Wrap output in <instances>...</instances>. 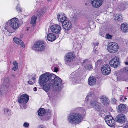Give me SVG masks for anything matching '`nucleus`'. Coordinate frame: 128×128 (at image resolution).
I'll use <instances>...</instances> for the list:
<instances>
[{
    "mask_svg": "<svg viewBox=\"0 0 128 128\" xmlns=\"http://www.w3.org/2000/svg\"><path fill=\"white\" fill-rule=\"evenodd\" d=\"M100 36H102L104 37V33L103 32H100Z\"/></svg>",
    "mask_w": 128,
    "mask_h": 128,
    "instance_id": "603ef678",
    "label": "nucleus"
},
{
    "mask_svg": "<svg viewBox=\"0 0 128 128\" xmlns=\"http://www.w3.org/2000/svg\"><path fill=\"white\" fill-rule=\"evenodd\" d=\"M127 89H128V87H127Z\"/></svg>",
    "mask_w": 128,
    "mask_h": 128,
    "instance_id": "338daca9",
    "label": "nucleus"
},
{
    "mask_svg": "<svg viewBox=\"0 0 128 128\" xmlns=\"http://www.w3.org/2000/svg\"><path fill=\"white\" fill-rule=\"evenodd\" d=\"M55 72H57L59 70V69L56 67H55L54 68L53 70Z\"/></svg>",
    "mask_w": 128,
    "mask_h": 128,
    "instance_id": "a18cd8bd",
    "label": "nucleus"
},
{
    "mask_svg": "<svg viewBox=\"0 0 128 128\" xmlns=\"http://www.w3.org/2000/svg\"><path fill=\"white\" fill-rule=\"evenodd\" d=\"M101 70L102 74L105 75L109 74L111 72L110 67L107 64H104L102 67Z\"/></svg>",
    "mask_w": 128,
    "mask_h": 128,
    "instance_id": "9b49d317",
    "label": "nucleus"
},
{
    "mask_svg": "<svg viewBox=\"0 0 128 128\" xmlns=\"http://www.w3.org/2000/svg\"><path fill=\"white\" fill-rule=\"evenodd\" d=\"M47 38L48 41L53 42L56 39V37L55 35L52 33H50L48 35Z\"/></svg>",
    "mask_w": 128,
    "mask_h": 128,
    "instance_id": "412c9836",
    "label": "nucleus"
},
{
    "mask_svg": "<svg viewBox=\"0 0 128 128\" xmlns=\"http://www.w3.org/2000/svg\"><path fill=\"white\" fill-rule=\"evenodd\" d=\"M38 128H46L45 126L42 125H40L39 126Z\"/></svg>",
    "mask_w": 128,
    "mask_h": 128,
    "instance_id": "5fc2aeb1",
    "label": "nucleus"
},
{
    "mask_svg": "<svg viewBox=\"0 0 128 128\" xmlns=\"http://www.w3.org/2000/svg\"><path fill=\"white\" fill-rule=\"evenodd\" d=\"M121 28L122 30L124 32H126L128 31V26L126 24L123 23L122 24Z\"/></svg>",
    "mask_w": 128,
    "mask_h": 128,
    "instance_id": "b1692460",
    "label": "nucleus"
},
{
    "mask_svg": "<svg viewBox=\"0 0 128 128\" xmlns=\"http://www.w3.org/2000/svg\"><path fill=\"white\" fill-rule=\"evenodd\" d=\"M100 101L104 106H107L109 104L110 100L105 96H101L100 98Z\"/></svg>",
    "mask_w": 128,
    "mask_h": 128,
    "instance_id": "a211bd4d",
    "label": "nucleus"
},
{
    "mask_svg": "<svg viewBox=\"0 0 128 128\" xmlns=\"http://www.w3.org/2000/svg\"><path fill=\"white\" fill-rule=\"evenodd\" d=\"M126 4L123 2L120 3L118 5L119 8L121 10H124L125 8Z\"/></svg>",
    "mask_w": 128,
    "mask_h": 128,
    "instance_id": "c85d7f7f",
    "label": "nucleus"
},
{
    "mask_svg": "<svg viewBox=\"0 0 128 128\" xmlns=\"http://www.w3.org/2000/svg\"><path fill=\"white\" fill-rule=\"evenodd\" d=\"M100 62V61L99 60H98V62H97V63H98V64H99V63Z\"/></svg>",
    "mask_w": 128,
    "mask_h": 128,
    "instance_id": "680f3d73",
    "label": "nucleus"
},
{
    "mask_svg": "<svg viewBox=\"0 0 128 128\" xmlns=\"http://www.w3.org/2000/svg\"><path fill=\"white\" fill-rule=\"evenodd\" d=\"M85 68L87 69L88 70H91L92 69V66L91 63H90V64L88 65V66L86 67Z\"/></svg>",
    "mask_w": 128,
    "mask_h": 128,
    "instance_id": "4c0bfd02",
    "label": "nucleus"
},
{
    "mask_svg": "<svg viewBox=\"0 0 128 128\" xmlns=\"http://www.w3.org/2000/svg\"><path fill=\"white\" fill-rule=\"evenodd\" d=\"M48 97L50 99L54 97V95L52 92H50L48 94Z\"/></svg>",
    "mask_w": 128,
    "mask_h": 128,
    "instance_id": "58836bf2",
    "label": "nucleus"
},
{
    "mask_svg": "<svg viewBox=\"0 0 128 128\" xmlns=\"http://www.w3.org/2000/svg\"><path fill=\"white\" fill-rule=\"evenodd\" d=\"M45 110L43 108H40L38 112V114L39 116H43L46 114Z\"/></svg>",
    "mask_w": 128,
    "mask_h": 128,
    "instance_id": "a878e982",
    "label": "nucleus"
},
{
    "mask_svg": "<svg viewBox=\"0 0 128 128\" xmlns=\"http://www.w3.org/2000/svg\"><path fill=\"white\" fill-rule=\"evenodd\" d=\"M88 82L89 85L93 86L96 84V79L93 77H90L88 79Z\"/></svg>",
    "mask_w": 128,
    "mask_h": 128,
    "instance_id": "4be33fe9",
    "label": "nucleus"
},
{
    "mask_svg": "<svg viewBox=\"0 0 128 128\" xmlns=\"http://www.w3.org/2000/svg\"><path fill=\"white\" fill-rule=\"evenodd\" d=\"M108 122L106 123L107 124L110 126L112 127L115 125V122L113 118L112 120H110Z\"/></svg>",
    "mask_w": 128,
    "mask_h": 128,
    "instance_id": "bb28decb",
    "label": "nucleus"
},
{
    "mask_svg": "<svg viewBox=\"0 0 128 128\" xmlns=\"http://www.w3.org/2000/svg\"><path fill=\"white\" fill-rule=\"evenodd\" d=\"M9 84H4L0 88V96H2L5 94L8 91Z\"/></svg>",
    "mask_w": 128,
    "mask_h": 128,
    "instance_id": "9d476101",
    "label": "nucleus"
},
{
    "mask_svg": "<svg viewBox=\"0 0 128 128\" xmlns=\"http://www.w3.org/2000/svg\"><path fill=\"white\" fill-rule=\"evenodd\" d=\"M68 120L69 122L71 124H77L82 121V116L81 114L79 113H72L69 115Z\"/></svg>",
    "mask_w": 128,
    "mask_h": 128,
    "instance_id": "f03ea898",
    "label": "nucleus"
},
{
    "mask_svg": "<svg viewBox=\"0 0 128 128\" xmlns=\"http://www.w3.org/2000/svg\"><path fill=\"white\" fill-rule=\"evenodd\" d=\"M125 64L126 65H128V57L126 59V61L125 62Z\"/></svg>",
    "mask_w": 128,
    "mask_h": 128,
    "instance_id": "4d7b16f0",
    "label": "nucleus"
},
{
    "mask_svg": "<svg viewBox=\"0 0 128 128\" xmlns=\"http://www.w3.org/2000/svg\"><path fill=\"white\" fill-rule=\"evenodd\" d=\"M36 75H35L32 78V80H33V82L34 83L35 82V81L36 79Z\"/></svg>",
    "mask_w": 128,
    "mask_h": 128,
    "instance_id": "3c124183",
    "label": "nucleus"
},
{
    "mask_svg": "<svg viewBox=\"0 0 128 128\" xmlns=\"http://www.w3.org/2000/svg\"><path fill=\"white\" fill-rule=\"evenodd\" d=\"M80 108V110L81 112H82L83 113H84L85 112H85L86 110L85 109H84L82 108Z\"/></svg>",
    "mask_w": 128,
    "mask_h": 128,
    "instance_id": "de8ad7c7",
    "label": "nucleus"
},
{
    "mask_svg": "<svg viewBox=\"0 0 128 128\" xmlns=\"http://www.w3.org/2000/svg\"><path fill=\"white\" fill-rule=\"evenodd\" d=\"M29 96L26 94L21 95L18 100V102L20 103H23L26 104L28 102L29 100Z\"/></svg>",
    "mask_w": 128,
    "mask_h": 128,
    "instance_id": "f8f14e48",
    "label": "nucleus"
},
{
    "mask_svg": "<svg viewBox=\"0 0 128 128\" xmlns=\"http://www.w3.org/2000/svg\"><path fill=\"white\" fill-rule=\"evenodd\" d=\"M114 118L111 115H108L106 116L105 118V120L106 123H109L108 122Z\"/></svg>",
    "mask_w": 128,
    "mask_h": 128,
    "instance_id": "c756f323",
    "label": "nucleus"
},
{
    "mask_svg": "<svg viewBox=\"0 0 128 128\" xmlns=\"http://www.w3.org/2000/svg\"><path fill=\"white\" fill-rule=\"evenodd\" d=\"M61 17L62 16L59 14L57 15V18L59 22L60 21V20H59L60 19Z\"/></svg>",
    "mask_w": 128,
    "mask_h": 128,
    "instance_id": "09e8293b",
    "label": "nucleus"
},
{
    "mask_svg": "<svg viewBox=\"0 0 128 128\" xmlns=\"http://www.w3.org/2000/svg\"><path fill=\"white\" fill-rule=\"evenodd\" d=\"M14 41L17 44L20 45L23 48L25 47V45L23 42L19 38H14L13 39Z\"/></svg>",
    "mask_w": 128,
    "mask_h": 128,
    "instance_id": "aec40b11",
    "label": "nucleus"
},
{
    "mask_svg": "<svg viewBox=\"0 0 128 128\" xmlns=\"http://www.w3.org/2000/svg\"><path fill=\"white\" fill-rule=\"evenodd\" d=\"M95 46H97L99 44V43H96V44L95 43Z\"/></svg>",
    "mask_w": 128,
    "mask_h": 128,
    "instance_id": "052dcab7",
    "label": "nucleus"
},
{
    "mask_svg": "<svg viewBox=\"0 0 128 128\" xmlns=\"http://www.w3.org/2000/svg\"><path fill=\"white\" fill-rule=\"evenodd\" d=\"M94 95L93 92H91L88 93L87 96L86 98L85 102L88 103L90 100L92 99V98L93 97Z\"/></svg>",
    "mask_w": 128,
    "mask_h": 128,
    "instance_id": "5701e85b",
    "label": "nucleus"
},
{
    "mask_svg": "<svg viewBox=\"0 0 128 128\" xmlns=\"http://www.w3.org/2000/svg\"><path fill=\"white\" fill-rule=\"evenodd\" d=\"M82 76L81 73L78 70H77L71 74L70 79V80L73 82L76 83L79 78Z\"/></svg>",
    "mask_w": 128,
    "mask_h": 128,
    "instance_id": "0eeeda50",
    "label": "nucleus"
},
{
    "mask_svg": "<svg viewBox=\"0 0 128 128\" xmlns=\"http://www.w3.org/2000/svg\"><path fill=\"white\" fill-rule=\"evenodd\" d=\"M116 120L118 122L122 124L126 121L125 115L122 114H118L116 118Z\"/></svg>",
    "mask_w": 128,
    "mask_h": 128,
    "instance_id": "f3484780",
    "label": "nucleus"
},
{
    "mask_svg": "<svg viewBox=\"0 0 128 128\" xmlns=\"http://www.w3.org/2000/svg\"><path fill=\"white\" fill-rule=\"evenodd\" d=\"M46 44L43 41H39L36 42L34 44L32 48V49L34 50L38 51H44L45 50Z\"/></svg>",
    "mask_w": 128,
    "mask_h": 128,
    "instance_id": "7ed1b4c3",
    "label": "nucleus"
},
{
    "mask_svg": "<svg viewBox=\"0 0 128 128\" xmlns=\"http://www.w3.org/2000/svg\"><path fill=\"white\" fill-rule=\"evenodd\" d=\"M51 117V115L50 113H48L47 115H46L44 117V119L46 120H48Z\"/></svg>",
    "mask_w": 128,
    "mask_h": 128,
    "instance_id": "c9c22d12",
    "label": "nucleus"
},
{
    "mask_svg": "<svg viewBox=\"0 0 128 128\" xmlns=\"http://www.w3.org/2000/svg\"><path fill=\"white\" fill-rule=\"evenodd\" d=\"M91 63L90 61L87 60H84L83 62L82 63V66H84V67L85 68L88 66Z\"/></svg>",
    "mask_w": 128,
    "mask_h": 128,
    "instance_id": "cd10ccee",
    "label": "nucleus"
},
{
    "mask_svg": "<svg viewBox=\"0 0 128 128\" xmlns=\"http://www.w3.org/2000/svg\"><path fill=\"white\" fill-rule=\"evenodd\" d=\"M107 48L108 50L110 53L114 54L118 52L119 47L117 43L112 42L108 44Z\"/></svg>",
    "mask_w": 128,
    "mask_h": 128,
    "instance_id": "423d86ee",
    "label": "nucleus"
},
{
    "mask_svg": "<svg viewBox=\"0 0 128 128\" xmlns=\"http://www.w3.org/2000/svg\"><path fill=\"white\" fill-rule=\"evenodd\" d=\"M67 19L66 17L64 16L62 17H61L60 19L59 20H60L59 22H60L62 24V23H63L64 21L68 20Z\"/></svg>",
    "mask_w": 128,
    "mask_h": 128,
    "instance_id": "473e14b6",
    "label": "nucleus"
},
{
    "mask_svg": "<svg viewBox=\"0 0 128 128\" xmlns=\"http://www.w3.org/2000/svg\"><path fill=\"white\" fill-rule=\"evenodd\" d=\"M48 0V1H50V0Z\"/></svg>",
    "mask_w": 128,
    "mask_h": 128,
    "instance_id": "0e129e2a",
    "label": "nucleus"
},
{
    "mask_svg": "<svg viewBox=\"0 0 128 128\" xmlns=\"http://www.w3.org/2000/svg\"><path fill=\"white\" fill-rule=\"evenodd\" d=\"M34 91L36 92L37 90V88L36 87H35L34 88Z\"/></svg>",
    "mask_w": 128,
    "mask_h": 128,
    "instance_id": "13d9d810",
    "label": "nucleus"
},
{
    "mask_svg": "<svg viewBox=\"0 0 128 128\" xmlns=\"http://www.w3.org/2000/svg\"><path fill=\"white\" fill-rule=\"evenodd\" d=\"M45 12V10L44 8H42L41 10L37 15V16L40 17L44 14Z\"/></svg>",
    "mask_w": 128,
    "mask_h": 128,
    "instance_id": "2f4dec72",
    "label": "nucleus"
},
{
    "mask_svg": "<svg viewBox=\"0 0 128 128\" xmlns=\"http://www.w3.org/2000/svg\"><path fill=\"white\" fill-rule=\"evenodd\" d=\"M8 109L7 108H6L4 109V112L5 113H6L8 112Z\"/></svg>",
    "mask_w": 128,
    "mask_h": 128,
    "instance_id": "864d4df0",
    "label": "nucleus"
},
{
    "mask_svg": "<svg viewBox=\"0 0 128 128\" xmlns=\"http://www.w3.org/2000/svg\"><path fill=\"white\" fill-rule=\"evenodd\" d=\"M18 67H16L14 66V67L12 69L13 70L16 71L17 70H18Z\"/></svg>",
    "mask_w": 128,
    "mask_h": 128,
    "instance_id": "8fccbe9b",
    "label": "nucleus"
},
{
    "mask_svg": "<svg viewBox=\"0 0 128 128\" xmlns=\"http://www.w3.org/2000/svg\"><path fill=\"white\" fill-rule=\"evenodd\" d=\"M123 70L126 72H128V67L124 68L123 69Z\"/></svg>",
    "mask_w": 128,
    "mask_h": 128,
    "instance_id": "49530a36",
    "label": "nucleus"
},
{
    "mask_svg": "<svg viewBox=\"0 0 128 128\" xmlns=\"http://www.w3.org/2000/svg\"><path fill=\"white\" fill-rule=\"evenodd\" d=\"M103 0H91V3L94 8H98L102 4Z\"/></svg>",
    "mask_w": 128,
    "mask_h": 128,
    "instance_id": "dca6fc26",
    "label": "nucleus"
},
{
    "mask_svg": "<svg viewBox=\"0 0 128 128\" xmlns=\"http://www.w3.org/2000/svg\"><path fill=\"white\" fill-rule=\"evenodd\" d=\"M116 20L118 21H122L123 18L122 17V15H120L119 16H115Z\"/></svg>",
    "mask_w": 128,
    "mask_h": 128,
    "instance_id": "72a5a7b5",
    "label": "nucleus"
},
{
    "mask_svg": "<svg viewBox=\"0 0 128 128\" xmlns=\"http://www.w3.org/2000/svg\"><path fill=\"white\" fill-rule=\"evenodd\" d=\"M50 28L53 32L56 34H60L61 27L60 26L57 24L53 25L51 26Z\"/></svg>",
    "mask_w": 128,
    "mask_h": 128,
    "instance_id": "4468645a",
    "label": "nucleus"
},
{
    "mask_svg": "<svg viewBox=\"0 0 128 128\" xmlns=\"http://www.w3.org/2000/svg\"><path fill=\"white\" fill-rule=\"evenodd\" d=\"M13 64L14 66L18 67V63L16 61L13 62Z\"/></svg>",
    "mask_w": 128,
    "mask_h": 128,
    "instance_id": "c03bdc74",
    "label": "nucleus"
},
{
    "mask_svg": "<svg viewBox=\"0 0 128 128\" xmlns=\"http://www.w3.org/2000/svg\"><path fill=\"white\" fill-rule=\"evenodd\" d=\"M82 16V13L79 12H72V16L76 20H78Z\"/></svg>",
    "mask_w": 128,
    "mask_h": 128,
    "instance_id": "6ab92c4d",
    "label": "nucleus"
},
{
    "mask_svg": "<svg viewBox=\"0 0 128 128\" xmlns=\"http://www.w3.org/2000/svg\"><path fill=\"white\" fill-rule=\"evenodd\" d=\"M37 18L35 16H33L31 18V21L30 22V24H36V23Z\"/></svg>",
    "mask_w": 128,
    "mask_h": 128,
    "instance_id": "7c9ffc66",
    "label": "nucleus"
},
{
    "mask_svg": "<svg viewBox=\"0 0 128 128\" xmlns=\"http://www.w3.org/2000/svg\"><path fill=\"white\" fill-rule=\"evenodd\" d=\"M29 125V124L28 123L26 122L24 123L23 126L26 128L28 127Z\"/></svg>",
    "mask_w": 128,
    "mask_h": 128,
    "instance_id": "79ce46f5",
    "label": "nucleus"
},
{
    "mask_svg": "<svg viewBox=\"0 0 128 128\" xmlns=\"http://www.w3.org/2000/svg\"><path fill=\"white\" fill-rule=\"evenodd\" d=\"M9 23L10 26L14 30L18 29L20 26V23L18 19L16 18H12L7 22Z\"/></svg>",
    "mask_w": 128,
    "mask_h": 128,
    "instance_id": "20e7f679",
    "label": "nucleus"
},
{
    "mask_svg": "<svg viewBox=\"0 0 128 128\" xmlns=\"http://www.w3.org/2000/svg\"><path fill=\"white\" fill-rule=\"evenodd\" d=\"M86 4H86H86H86Z\"/></svg>",
    "mask_w": 128,
    "mask_h": 128,
    "instance_id": "69168bd1",
    "label": "nucleus"
},
{
    "mask_svg": "<svg viewBox=\"0 0 128 128\" xmlns=\"http://www.w3.org/2000/svg\"><path fill=\"white\" fill-rule=\"evenodd\" d=\"M112 103L114 104H116L117 103V100L114 98H113L112 99Z\"/></svg>",
    "mask_w": 128,
    "mask_h": 128,
    "instance_id": "a19ab883",
    "label": "nucleus"
},
{
    "mask_svg": "<svg viewBox=\"0 0 128 128\" xmlns=\"http://www.w3.org/2000/svg\"><path fill=\"white\" fill-rule=\"evenodd\" d=\"M75 57V55L74 52H71L68 53L66 56L65 58V64L69 65Z\"/></svg>",
    "mask_w": 128,
    "mask_h": 128,
    "instance_id": "6e6552de",
    "label": "nucleus"
},
{
    "mask_svg": "<svg viewBox=\"0 0 128 128\" xmlns=\"http://www.w3.org/2000/svg\"><path fill=\"white\" fill-rule=\"evenodd\" d=\"M127 98L124 96H121L120 97V100L121 102H124L127 100Z\"/></svg>",
    "mask_w": 128,
    "mask_h": 128,
    "instance_id": "f704fd0d",
    "label": "nucleus"
},
{
    "mask_svg": "<svg viewBox=\"0 0 128 128\" xmlns=\"http://www.w3.org/2000/svg\"><path fill=\"white\" fill-rule=\"evenodd\" d=\"M28 84H33V82L29 80L28 81Z\"/></svg>",
    "mask_w": 128,
    "mask_h": 128,
    "instance_id": "6e6d98bb",
    "label": "nucleus"
},
{
    "mask_svg": "<svg viewBox=\"0 0 128 128\" xmlns=\"http://www.w3.org/2000/svg\"><path fill=\"white\" fill-rule=\"evenodd\" d=\"M62 25L63 28L68 30L71 29L72 27L71 22L68 20L64 21L62 23Z\"/></svg>",
    "mask_w": 128,
    "mask_h": 128,
    "instance_id": "2eb2a0df",
    "label": "nucleus"
},
{
    "mask_svg": "<svg viewBox=\"0 0 128 128\" xmlns=\"http://www.w3.org/2000/svg\"><path fill=\"white\" fill-rule=\"evenodd\" d=\"M5 79L4 80V84L5 83Z\"/></svg>",
    "mask_w": 128,
    "mask_h": 128,
    "instance_id": "e2e57ef3",
    "label": "nucleus"
},
{
    "mask_svg": "<svg viewBox=\"0 0 128 128\" xmlns=\"http://www.w3.org/2000/svg\"><path fill=\"white\" fill-rule=\"evenodd\" d=\"M120 59L119 58L115 57L110 62V66L114 68H116L120 64Z\"/></svg>",
    "mask_w": 128,
    "mask_h": 128,
    "instance_id": "1a4fd4ad",
    "label": "nucleus"
},
{
    "mask_svg": "<svg viewBox=\"0 0 128 128\" xmlns=\"http://www.w3.org/2000/svg\"><path fill=\"white\" fill-rule=\"evenodd\" d=\"M112 36L111 35H110L109 34H108L106 35V38L107 39H112Z\"/></svg>",
    "mask_w": 128,
    "mask_h": 128,
    "instance_id": "ea45409f",
    "label": "nucleus"
},
{
    "mask_svg": "<svg viewBox=\"0 0 128 128\" xmlns=\"http://www.w3.org/2000/svg\"><path fill=\"white\" fill-rule=\"evenodd\" d=\"M24 104L22 106H21V108L22 109L23 108L24 109H26L27 108V106L25 104Z\"/></svg>",
    "mask_w": 128,
    "mask_h": 128,
    "instance_id": "37998d69",
    "label": "nucleus"
},
{
    "mask_svg": "<svg viewBox=\"0 0 128 128\" xmlns=\"http://www.w3.org/2000/svg\"><path fill=\"white\" fill-rule=\"evenodd\" d=\"M16 9L18 12H22V9L20 7V5L18 4L17 5L16 7Z\"/></svg>",
    "mask_w": 128,
    "mask_h": 128,
    "instance_id": "e433bc0d",
    "label": "nucleus"
},
{
    "mask_svg": "<svg viewBox=\"0 0 128 128\" xmlns=\"http://www.w3.org/2000/svg\"><path fill=\"white\" fill-rule=\"evenodd\" d=\"M5 24L4 28L6 30L10 33L12 32V28L10 26V24L9 23H7V22Z\"/></svg>",
    "mask_w": 128,
    "mask_h": 128,
    "instance_id": "393cba45",
    "label": "nucleus"
},
{
    "mask_svg": "<svg viewBox=\"0 0 128 128\" xmlns=\"http://www.w3.org/2000/svg\"><path fill=\"white\" fill-rule=\"evenodd\" d=\"M39 83L43 86L42 89L48 92L50 88L54 90L59 91L62 88L63 84L62 80L58 77L53 74L47 73L41 75L40 77Z\"/></svg>",
    "mask_w": 128,
    "mask_h": 128,
    "instance_id": "f257e3e1",
    "label": "nucleus"
},
{
    "mask_svg": "<svg viewBox=\"0 0 128 128\" xmlns=\"http://www.w3.org/2000/svg\"><path fill=\"white\" fill-rule=\"evenodd\" d=\"M125 128H128V122L126 124V125L125 126Z\"/></svg>",
    "mask_w": 128,
    "mask_h": 128,
    "instance_id": "bf43d9fd",
    "label": "nucleus"
},
{
    "mask_svg": "<svg viewBox=\"0 0 128 128\" xmlns=\"http://www.w3.org/2000/svg\"><path fill=\"white\" fill-rule=\"evenodd\" d=\"M117 111L119 113L126 114L128 112V108L124 104H121L118 106Z\"/></svg>",
    "mask_w": 128,
    "mask_h": 128,
    "instance_id": "ddd939ff",
    "label": "nucleus"
},
{
    "mask_svg": "<svg viewBox=\"0 0 128 128\" xmlns=\"http://www.w3.org/2000/svg\"><path fill=\"white\" fill-rule=\"evenodd\" d=\"M90 104L96 110L100 112H102L101 104L98 102V98H96L94 99L93 98L90 101Z\"/></svg>",
    "mask_w": 128,
    "mask_h": 128,
    "instance_id": "39448f33",
    "label": "nucleus"
}]
</instances>
